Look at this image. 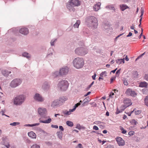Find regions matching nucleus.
<instances>
[{
    "label": "nucleus",
    "mask_w": 148,
    "mask_h": 148,
    "mask_svg": "<svg viewBox=\"0 0 148 148\" xmlns=\"http://www.w3.org/2000/svg\"><path fill=\"white\" fill-rule=\"evenodd\" d=\"M38 114L42 117L46 119L49 116H47V112L46 109L43 108H40L38 109Z\"/></svg>",
    "instance_id": "nucleus-7"
},
{
    "label": "nucleus",
    "mask_w": 148,
    "mask_h": 148,
    "mask_svg": "<svg viewBox=\"0 0 148 148\" xmlns=\"http://www.w3.org/2000/svg\"><path fill=\"white\" fill-rule=\"evenodd\" d=\"M31 148H40V146L37 144H34L32 146Z\"/></svg>",
    "instance_id": "nucleus-38"
},
{
    "label": "nucleus",
    "mask_w": 148,
    "mask_h": 148,
    "mask_svg": "<svg viewBox=\"0 0 148 148\" xmlns=\"http://www.w3.org/2000/svg\"><path fill=\"white\" fill-rule=\"evenodd\" d=\"M3 144L5 145L7 148H9L10 145L9 141L7 137H3L2 138Z\"/></svg>",
    "instance_id": "nucleus-10"
},
{
    "label": "nucleus",
    "mask_w": 148,
    "mask_h": 148,
    "mask_svg": "<svg viewBox=\"0 0 148 148\" xmlns=\"http://www.w3.org/2000/svg\"><path fill=\"white\" fill-rule=\"evenodd\" d=\"M121 130L122 131L121 133L123 134H125L126 133L127 131L123 127H121Z\"/></svg>",
    "instance_id": "nucleus-47"
},
{
    "label": "nucleus",
    "mask_w": 148,
    "mask_h": 148,
    "mask_svg": "<svg viewBox=\"0 0 148 148\" xmlns=\"http://www.w3.org/2000/svg\"><path fill=\"white\" fill-rule=\"evenodd\" d=\"M80 22L79 20L77 21L76 23L73 25V27L74 28H78Z\"/></svg>",
    "instance_id": "nucleus-29"
},
{
    "label": "nucleus",
    "mask_w": 148,
    "mask_h": 148,
    "mask_svg": "<svg viewBox=\"0 0 148 148\" xmlns=\"http://www.w3.org/2000/svg\"><path fill=\"white\" fill-rule=\"evenodd\" d=\"M34 100L38 102H42L44 100V99L42 95L38 93L35 94L34 97Z\"/></svg>",
    "instance_id": "nucleus-9"
},
{
    "label": "nucleus",
    "mask_w": 148,
    "mask_h": 148,
    "mask_svg": "<svg viewBox=\"0 0 148 148\" xmlns=\"http://www.w3.org/2000/svg\"><path fill=\"white\" fill-rule=\"evenodd\" d=\"M94 83V82L93 81L90 85H88V87L86 88V90H88L90 89V88L92 86L93 84Z\"/></svg>",
    "instance_id": "nucleus-44"
},
{
    "label": "nucleus",
    "mask_w": 148,
    "mask_h": 148,
    "mask_svg": "<svg viewBox=\"0 0 148 148\" xmlns=\"http://www.w3.org/2000/svg\"><path fill=\"white\" fill-rule=\"evenodd\" d=\"M134 132L133 131H131L129 132L128 134L130 135V136H132L134 134Z\"/></svg>",
    "instance_id": "nucleus-49"
},
{
    "label": "nucleus",
    "mask_w": 148,
    "mask_h": 148,
    "mask_svg": "<svg viewBox=\"0 0 148 148\" xmlns=\"http://www.w3.org/2000/svg\"><path fill=\"white\" fill-rule=\"evenodd\" d=\"M114 94L113 92H111L110 94L109 95V97H110L112 98V96L114 95Z\"/></svg>",
    "instance_id": "nucleus-57"
},
{
    "label": "nucleus",
    "mask_w": 148,
    "mask_h": 148,
    "mask_svg": "<svg viewBox=\"0 0 148 148\" xmlns=\"http://www.w3.org/2000/svg\"><path fill=\"white\" fill-rule=\"evenodd\" d=\"M106 148H114V147L112 145H107Z\"/></svg>",
    "instance_id": "nucleus-54"
},
{
    "label": "nucleus",
    "mask_w": 148,
    "mask_h": 148,
    "mask_svg": "<svg viewBox=\"0 0 148 148\" xmlns=\"http://www.w3.org/2000/svg\"><path fill=\"white\" fill-rule=\"evenodd\" d=\"M136 93L134 90H131V94L130 96H135L136 95Z\"/></svg>",
    "instance_id": "nucleus-43"
},
{
    "label": "nucleus",
    "mask_w": 148,
    "mask_h": 148,
    "mask_svg": "<svg viewBox=\"0 0 148 148\" xmlns=\"http://www.w3.org/2000/svg\"><path fill=\"white\" fill-rule=\"evenodd\" d=\"M19 123L18 122H13L12 123H11L10 124V125H12V126H16L17 125H18L19 124Z\"/></svg>",
    "instance_id": "nucleus-45"
},
{
    "label": "nucleus",
    "mask_w": 148,
    "mask_h": 148,
    "mask_svg": "<svg viewBox=\"0 0 148 148\" xmlns=\"http://www.w3.org/2000/svg\"><path fill=\"white\" fill-rule=\"evenodd\" d=\"M75 52L76 54L82 56L87 53L88 50L83 47H79L75 49Z\"/></svg>",
    "instance_id": "nucleus-4"
},
{
    "label": "nucleus",
    "mask_w": 148,
    "mask_h": 148,
    "mask_svg": "<svg viewBox=\"0 0 148 148\" xmlns=\"http://www.w3.org/2000/svg\"><path fill=\"white\" fill-rule=\"evenodd\" d=\"M100 5L101 3L100 2H98L95 4L93 7L94 10L96 11H98L100 9Z\"/></svg>",
    "instance_id": "nucleus-19"
},
{
    "label": "nucleus",
    "mask_w": 148,
    "mask_h": 148,
    "mask_svg": "<svg viewBox=\"0 0 148 148\" xmlns=\"http://www.w3.org/2000/svg\"><path fill=\"white\" fill-rule=\"evenodd\" d=\"M60 105V103L59 102L58 99H57L54 101L51 104V106L53 107L57 106Z\"/></svg>",
    "instance_id": "nucleus-20"
},
{
    "label": "nucleus",
    "mask_w": 148,
    "mask_h": 148,
    "mask_svg": "<svg viewBox=\"0 0 148 148\" xmlns=\"http://www.w3.org/2000/svg\"><path fill=\"white\" fill-rule=\"evenodd\" d=\"M49 117H48L49 118L45 121H43L41 119H42V118H40L39 119V122L41 123H50L52 121L51 119ZM48 117H47V118H48Z\"/></svg>",
    "instance_id": "nucleus-17"
},
{
    "label": "nucleus",
    "mask_w": 148,
    "mask_h": 148,
    "mask_svg": "<svg viewBox=\"0 0 148 148\" xmlns=\"http://www.w3.org/2000/svg\"><path fill=\"white\" fill-rule=\"evenodd\" d=\"M29 136L33 138H36V135L32 131L28 132V133Z\"/></svg>",
    "instance_id": "nucleus-21"
},
{
    "label": "nucleus",
    "mask_w": 148,
    "mask_h": 148,
    "mask_svg": "<svg viewBox=\"0 0 148 148\" xmlns=\"http://www.w3.org/2000/svg\"><path fill=\"white\" fill-rule=\"evenodd\" d=\"M87 103L86 102H85L84 101H83V103H82V104L81 105V107H83L85 106H86L87 105Z\"/></svg>",
    "instance_id": "nucleus-53"
},
{
    "label": "nucleus",
    "mask_w": 148,
    "mask_h": 148,
    "mask_svg": "<svg viewBox=\"0 0 148 148\" xmlns=\"http://www.w3.org/2000/svg\"><path fill=\"white\" fill-rule=\"evenodd\" d=\"M116 63L119 64H120L122 62L123 63H125L124 59H118L116 60Z\"/></svg>",
    "instance_id": "nucleus-25"
},
{
    "label": "nucleus",
    "mask_w": 148,
    "mask_h": 148,
    "mask_svg": "<svg viewBox=\"0 0 148 148\" xmlns=\"http://www.w3.org/2000/svg\"><path fill=\"white\" fill-rule=\"evenodd\" d=\"M132 35V34L131 32H130L128 34L127 36V37H129L131 36Z\"/></svg>",
    "instance_id": "nucleus-60"
},
{
    "label": "nucleus",
    "mask_w": 148,
    "mask_h": 148,
    "mask_svg": "<svg viewBox=\"0 0 148 148\" xmlns=\"http://www.w3.org/2000/svg\"><path fill=\"white\" fill-rule=\"evenodd\" d=\"M144 79L147 81H148V74H145L144 77Z\"/></svg>",
    "instance_id": "nucleus-51"
},
{
    "label": "nucleus",
    "mask_w": 148,
    "mask_h": 148,
    "mask_svg": "<svg viewBox=\"0 0 148 148\" xmlns=\"http://www.w3.org/2000/svg\"><path fill=\"white\" fill-rule=\"evenodd\" d=\"M66 124L68 126L70 127H72L73 125V123L70 121H67L66 122Z\"/></svg>",
    "instance_id": "nucleus-32"
},
{
    "label": "nucleus",
    "mask_w": 148,
    "mask_h": 148,
    "mask_svg": "<svg viewBox=\"0 0 148 148\" xmlns=\"http://www.w3.org/2000/svg\"><path fill=\"white\" fill-rule=\"evenodd\" d=\"M87 25L89 27L94 29L97 28L98 22L97 19L94 16H90L88 17L86 20Z\"/></svg>",
    "instance_id": "nucleus-1"
},
{
    "label": "nucleus",
    "mask_w": 148,
    "mask_h": 148,
    "mask_svg": "<svg viewBox=\"0 0 148 148\" xmlns=\"http://www.w3.org/2000/svg\"><path fill=\"white\" fill-rule=\"evenodd\" d=\"M57 135L59 138L61 140L62 138V132L59 131L58 132L56 133Z\"/></svg>",
    "instance_id": "nucleus-26"
},
{
    "label": "nucleus",
    "mask_w": 148,
    "mask_h": 148,
    "mask_svg": "<svg viewBox=\"0 0 148 148\" xmlns=\"http://www.w3.org/2000/svg\"><path fill=\"white\" fill-rule=\"evenodd\" d=\"M76 128H77L79 129H80V125L79 124H77V126L76 127Z\"/></svg>",
    "instance_id": "nucleus-63"
},
{
    "label": "nucleus",
    "mask_w": 148,
    "mask_h": 148,
    "mask_svg": "<svg viewBox=\"0 0 148 148\" xmlns=\"http://www.w3.org/2000/svg\"><path fill=\"white\" fill-rule=\"evenodd\" d=\"M106 8L107 9H109L110 10H113L114 12H115V9L114 8V5L112 4L108 5L106 7Z\"/></svg>",
    "instance_id": "nucleus-22"
},
{
    "label": "nucleus",
    "mask_w": 148,
    "mask_h": 148,
    "mask_svg": "<svg viewBox=\"0 0 148 148\" xmlns=\"http://www.w3.org/2000/svg\"><path fill=\"white\" fill-rule=\"evenodd\" d=\"M39 124H40V123H36L33 124V125H32L33 126H33H38V125H39Z\"/></svg>",
    "instance_id": "nucleus-64"
},
{
    "label": "nucleus",
    "mask_w": 148,
    "mask_h": 148,
    "mask_svg": "<svg viewBox=\"0 0 148 148\" xmlns=\"http://www.w3.org/2000/svg\"><path fill=\"white\" fill-rule=\"evenodd\" d=\"M26 99V96L24 95H18L13 98L12 99L13 104L16 106H20L24 102Z\"/></svg>",
    "instance_id": "nucleus-2"
},
{
    "label": "nucleus",
    "mask_w": 148,
    "mask_h": 148,
    "mask_svg": "<svg viewBox=\"0 0 148 148\" xmlns=\"http://www.w3.org/2000/svg\"><path fill=\"white\" fill-rule=\"evenodd\" d=\"M131 122V123L134 125H136L137 124H138V122L135 119H132Z\"/></svg>",
    "instance_id": "nucleus-35"
},
{
    "label": "nucleus",
    "mask_w": 148,
    "mask_h": 148,
    "mask_svg": "<svg viewBox=\"0 0 148 148\" xmlns=\"http://www.w3.org/2000/svg\"><path fill=\"white\" fill-rule=\"evenodd\" d=\"M60 105H62L65 101L67 100V98L65 97H62L59 98L58 99Z\"/></svg>",
    "instance_id": "nucleus-18"
},
{
    "label": "nucleus",
    "mask_w": 148,
    "mask_h": 148,
    "mask_svg": "<svg viewBox=\"0 0 148 148\" xmlns=\"http://www.w3.org/2000/svg\"><path fill=\"white\" fill-rule=\"evenodd\" d=\"M144 101L145 105L148 107V95L145 97Z\"/></svg>",
    "instance_id": "nucleus-34"
},
{
    "label": "nucleus",
    "mask_w": 148,
    "mask_h": 148,
    "mask_svg": "<svg viewBox=\"0 0 148 148\" xmlns=\"http://www.w3.org/2000/svg\"><path fill=\"white\" fill-rule=\"evenodd\" d=\"M22 82L21 79L16 78L13 80L10 84V86L12 88H15L20 85Z\"/></svg>",
    "instance_id": "nucleus-6"
},
{
    "label": "nucleus",
    "mask_w": 148,
    "mask_h": 148,
    "mask_svg": "<svg viewBox=\"0 0 148 148\" xmlns=\"http://www.w3.org/2000/svg\"><path fill=\"white\" fill-rule=\"evenodd\" d=\"M107 73L106 71H104L101 72L100 74V76L101 77L103 76L106 77L107 76Z\"/></svg>",
    "instance_id": "nucleus-31"
},
{
    "label": "nucleus",
    "mask_w": 148,
    "mask_h": 148,
    "mask_svg": "<svg viewBox=\"0 0 148 148\" xmlns=\"http://www.w3.org/2000/svg\"><path fill=\"white\" fill-rule=\"evenodd\" d=\"M50 88V85L47 82L43 83L42 86V89L45 91L48 90Z\"/></svg>",
    "instance_id": "nucleus-12"
},
{
    "label": "nucleus",
    "mask_w": 148,
    "mask_h": 148,
    "mask_svg": "<svg viewBox=\"0 0 148 148\" xmlns=\"http://www.w3.org/2000/svg\"><path fill=\"white\" fill-rule=\"evenodd\" d=\"M59 129L61 131H63L64 130V129L62 126H60L59 127Z\"/></svg>",
    "instance_id": "nucleus-62"
},
{
    "label": "nucleus",
    "mask_w": 148,
    "mask_h": 148,
    "mask_svg": "<svg viewBox=\"0 0 148 148\" xmlns=\"http://www.w3.org/2000/svg\"><path fill=\"white\" fill-rule=\"evenodd\" d=\"M121 69H118L116 72V76L118 77L119 76V74L120 73V71H121Z\"/></svg>",
    "instance_id": "nucleus-46"
},
{
    "label": "nucleus",
    "mask_w": 148,
    "mask_h": 148,
    "mask_svg": "<svg viewBox=\"0 0 148 148\" xmlns=\"http://www.w3.org/2000/svg\"><path fill=\"white\" fill-rule=\"evenodd\" d=\"M19 32L24 35H27L29 33V30L26 28L24 27L21 28L19 31Z\"/></svg>",
    "instance_id": "nucleus-14"
},
{
    "label": "nucleus",
    "mask_w": 148,
    "mask_h": 148,
    "mask_svg": "<svg viewBox=\"0 0 148 148\" xmlns=\"http://www.w3.org/2000/svg\"><path fill=\"white\" fill-rule=\"evenodd\" d=\"M51 75L53 78H56L59 77L60 76V75L59 71H56L52 73Z\"/></svg>",
    "instance_id": "nucleus-16"
},
{
    "label": "nucleus",
    "mask_w": 148,
    "mask_h": 148,
    "mask_svg": "<svg viewBox=\"0 0 148 148\" xmlns=\"http://www.w3.org/2000/svg\"><path fill=\"white\" fill-rule=\"evenodd\" d=\"M123 111V109H121L120 110H119L118 108H117L116 111L115 112L116 114H118L119 113L122 112Z\"/></svg>",
    "instance_id": "nucleus-39"
},
{
    "label": "nucleus",
    "mask_w": 148,
    "mask_h": 148,
    "mask_svg": "<svg viewBox=\"0 0 148 148\" xmlns=\"http://www.w3.org/2000/svg\"><path fill=\"white\" fill-rule=\"evenodd\" d=\"M93 129L94 130H99L98 127L96 125H94L93 126Z\"/></svg>",
    "instance_id": "nucleus-55"
},
{
    "label": "nucleus",
    "mask_w": 148,
    "mask_h": 148,
    "mask_svg": "<svg viewBox=\"0 0 148 148\" xmlns=\"http://www.w3.org/2000/svg\"><path fill=\"white\" fill-rule=\"evenodd\" d=\"M142 91L143 94H146L148 93V90L147 88H145L142 90Z\"/></svg>",
    "instance_id": "nucleus-41"
},
{
    "label": "nucleus",
    "mask_w": 148,
    "mask_h": 148,
    "mask_svg": "<svg viewBox=\"0 0 148 148\" xmlns=\"http://www.w3.org/2000/svg\"><path fill=\"white\" fill-rule=\"evenodd\" d=\"M96 76V73H95L94 75L92 76V78L93 80L95 79V77Z\"/></svg>",
    "instance_id": "nucleus-59"
},
{
    "label": "nucleus",
    "mask_w": 148,
    "mask_h": 148,
    "mask_svg": "<svg viewBox=\"0 0 148 148\" xmlns=\"http://www.w3.org/2000/svg\"><path fill=\"white\" fill-rule=\"evenodd\" d=\"M147 85V84L146 82H142L140 83L139 86L141 87H145Z\"/></svg>",
    "instance_id": "nucleus-28"
},
{
    "label": "nucleus",
    "mask_w": 148,
    "mask_h": 148,
    "mask_svg": "<svg viewBox=\"0 0 148 148\" xmlns=\"http://www.w3.org/2000/svg\"><path fill=\"white\" fill-rule=\"evenodd\" d=\"M69 1L74 7L80 5V1L78 0H70Z\"/></svg>",
    "instance_id": "nucleus-15"
},
{
    "label": "nucleus",
    "mask_w": 148,
    "mask_h": 148,
    "mask_svg": "<svg viewBox=\"0 0 148 148\" xmlns=\"http://www.w3.org/2000/svg\"><path fill=\"white\" fill-rule=\"evenodd\" d=\"M73 112V111H72L71 109H69V111H68L67 110L63 111L62 113L66 115H69L71 114V112Z\"/></svg>",
    "instance_id": "nucleus-24"
},
{
    "label": "nucleus",
    "mask_w": 148,
    "mask_h": 148,
    "mask_svg": "<svg viewBox=\"0 0 148 148\" xmlns=\"http://www.w3.org/2000/svg\"><path fill=\"white\" fill-rule=\"evenodd\" d=\"M116 140L118 144L120 146L124 145H125V142L123 139L120 137L116 138Z\"/></svg>",
    "instance_id": "nucleus-13"
},
{
    "label": "nucleus",
    "mask_w": 148,
    "mask_h": 148,
    "mask_svg": "<svg viewBox=\"0 0 148 148\" xmlns=\"http://www.w3.org/2000/svg\"><path fill=\"white\" fill-rule=\"evenodd\" d=\"M78 45L80 46V47H83L84 46V42L82 41H80L78 43Z\"/></svg>",
    "instance_id": "nucleus-40"
},
{
    "label": "nucleus",
    "mask_w": 148,
    "mask_h": 148,
    "mask_svg": "<svg viewBox=\"0 0 148 148\" xmlns=\"http://www.w3.org/2000/svg\"><path fill=\"white\" fill-rule=\"evenodd\" d=\"M66 6L67 8L70 11L74 12L75 10V9L74 7V6L69 1L66 3Z\"/></svg>",
    "instance_id": "nucleus-11"
},
{
    "label": "nucleus",
    "mask_w": 148,
    "mask_h": 148,
    "mask_svg": "<svg viewBox=\"0 0 148 148\" xmlns=\"http://www.w3.org/2000/svg\"><path fill=\"white\" fill-rule=\"evenodd\" d=\"M51 127L52 128H58V126L56 125H51Z\"/></svg>",
    "instance_id": "nucleus-56"
},
{
    "label": "nucleus",
    "mask_w": 148,
    "mask_h": 148,
    "mask_svg": "<svg viewBox=\"0 0 148 148\" xmlns=\"http://www.w3.org/2000/svg\"><path fill=\"white\" fill-rule=\"evenodd\" d=\"M73 63L74 67L79 69L83 67L84 65V61L83 58L77 57L73 60Z\"/></svg>",
    "instance_id": "nucleus-3"
},
{
    "label": "nucleus",
    "mask_w": 148,
    "mask_h": 148,
    "mask_svg": "<svg viewBox=\"0 0 148 148\" xmlns=\"http://www.w3.org/2000/svg\"><path fill=\"white\" fill-rule=\"evenodd\" d=\"M69 70V68L67 66L64 67L60 69L59 72L60 76H62L66 75L68 72Z\"/></svg>",
    "instance_id": "nucleus-8"
},
{
    "label": "nucleus",
    "mask_w": 148,
    "mask_h": 148,
    "mask_svg": "<svg viewBox=\"0 0 148 148\" xmlns=\"http://www.w3.org/2000/svg\"><path fill=\"white\" fill-rule=\"evenodd\" d=\"M58 88L62 91H66L69 86L68 82L65 80H63L60 82L58 84Z\"/></svg>",
    "instance_id": "nucleus-5"
},
{
    "label": "nucleus",
    "mask_w": 148,
    "mask_h": 148,
    "mask_svg": "<svg viewBox=\"0 0 148 148\" xmlns=\"http://www.w3.org/2000/svg\"><path fill=\"white\" fill-rule=\"evenodd\" d=\"M1 73L4 76H8L7 70H2L1 71Z\"/></svg>",
    "instance_id": "nucleus-30"
},
{
    "label": "nucleus",
    "mask_w": 148,
    "mask_h": 148,
    "mask_svg": "<svg viewBox=\"0 0 148 148\" xmlns=\"http://www.w3.org/2000/svg\"><path fill=\"white\" fill-rule=\"evenodd\" d=\"M82 145L81 144L79 143L76 147L75 148H82Z\"/></svg>",
    "instance_id": "nucleus-52"
},
{
    "label": "nucleus",
    "mask_w": 148,
    "mask_h": 148,
    "mask_svg": "<svg viewBox=\"0 0 148 148\" xmlns=\"http://www.w3.org/2000/svg\"><path fill=\"white\" fill-rule=\"evenodd\" d=\"M120 7L121 10L122 11H124L125 10L128 8L127 6L123 4L120 5Z\"/></svg>",
    "instance_id": "nucleus-27"
},
{
    "label": "nucleus",
    "mask_w": 148,
    "mask_h": 148,
    "mask_svg": "<svg viewBox=\"0 0 148 148\" xmlns=\"http://www.w3.org/2000/svg\"><path fill=\"white\" fill-rule=\"evenodd\" d=\"M22 56L29 59L31 58V55L27 52H24L22 54Z\"/></svg>",
    "instance_id": "nucleus-23"
},
{
    "label": "nucleus",
    "mask_w": 148,
    "mask_h": 148,
    "mask_svg": "<svg viewBox=\"0 0 148 148\" xmlns=\"http://www.w3.org/2000/svg\"><path fill=\"white\" fill-rule=\"evenodd\" d=\"M123 83L124 85L127 86L128 85V83L126 79H124L123 81Z\"/></svg>",
    "instance_id": "nucleus-50"
},
{
    "label": "nucleus",
    "mask_w": 148,
    "mask_h": 148,
    "mask_svg": "<svg viewBox=\"0 0 148 148\" xmlns=\"http://www.w3.org/2000/svg\"><path fill=\"white\" fill-rule=\"evenodd\" d=\"M131 89H127L125 92V93L128 95H130L131 94Z\"/></svg>",
    "instance_id": "nucleus-36"
},
{
    "label": "nucleus",
    "mask_w": 148,
    "mask_h": 148,
    "mask_svg": "<svg viewBox=\"0 0 148 148\" xmlns=\"http://www.w3.org/2000/svg\"><path fill=\"white\" fill-rule=\"evenodd\" d=\"M91 92H90V91L88 92L86 94L84 95V97H86L88 95H90V94Z\"/></svg>",
    "instance_id": "nucleus-61"
},
{
    "label": "nucleus",
    "mask_w": 148,
    "mask_h": 148,
    "mask_svg": "<svg viewBox=\"0 0 148 148\" xmlns=\"http://www.w3.org/2000/svg\"><path fill=\"white\" fill-rule=\"evenodd\" d=\"M127 106H126L125 105H123L122 106H121V109H123V110H124V109L127 107Z\"/></svg>",
    "instance_id": "nucleus-58"
},
{
    "label": "nucleus",
    "mask_w": 148,
    "mask_h": 148,
    "mask_svg": "<svg viewBox=\"0 0 148 148\" xmlns=\"http://www.w3.org/2000/svg\"><path fill=\"white\" fill-rule=\"evenodd\" d=\"M141 110H138L137 111H136L135 110V113L136 115H138L140 114L141 113Z\"/></svg>",
    "instance_id": "nucleus-48"
},
{
    "label": "nucleus",
    "mask_w": 148,
    "mask_h": 148,
    "mask_svg": "<svg viewBox=\"0 0 148 148\" xmlns=\"http://www.w3.org/2000/svg\"><path fill=\"white\" fill-rule=\"evenodd\" d=\"M80 105L79 103H77L76 104H75L74 107V108L72 109H71V110L72 111H74L76 109V108L79 106Z\"/></svg>",
    "instance_id": "nucleus-37"
},
{
    "label": "nucleus",
    "mask_w": 148,
    "mask_h": 148,
    "mask_svg": "<svg viewBox=\"0 0 148 148\" xmlns=\"http://www.w3.org/2000/svg\"><path fill=\"white\" fill-rule=\"evenodd\" d=\"M57 39H54L52 40L50 42V44L51 46H54L55 43Z\"/></svg>",
    "instance_id": "nucleus-33"
},
{
    "label": "nucleus",
    "mask_w": 148,
    "mask_h": 148,
    "mask_svg": "<svg viewBox=\"0 0 148 148\" xmlns=\"http://www.w3.org/2000/svg\"><path fill=\"white\" fill-rule=\"evenodd\" d=\"M89 99L90 98L89 97H87L83 101H84L88 103L89 101Z\"/></svg>",
    "instance_id": "nucleus-42"
}]
</instances>
